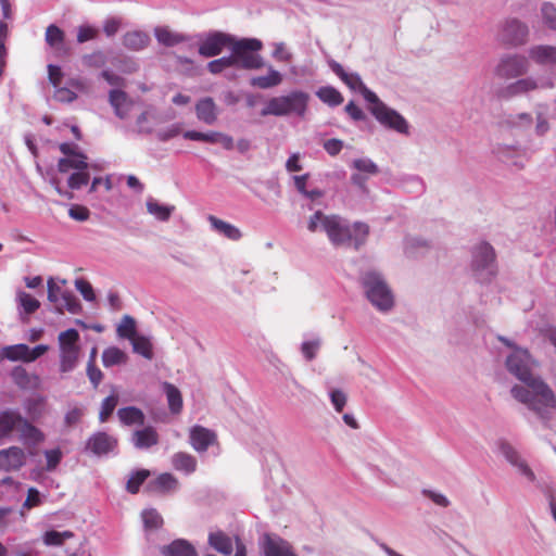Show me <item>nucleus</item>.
<instances>
[{
  "label": "nucleus",
  "instance_id": "1",
  "mask_svg": "<svg viewBox=\"0 0 556 556\" xmlns=\"http://www.w3.org/2000/svg\"><path fill=\"white\" fill-rule=\"evenodd\" d=\"M307 229L311 232L323 230L333 245H353L355 250L365 244L370 231L365 223L356 222L350 226L340 215H326L321 211H316L309 217Z\"/></svg>",
  "mask_w": 556,
  "mask_h": 556
},
{
  "label": "nucleus",
  "instance_id": "2",
  "mask_svg": "<svg viewBox=\"0 0 556 556\" xmlns=\"http://www.w3.org/2000/svg\"><path fill=\"white\" fill-rule=\"evenodd\" d=\"M511 394L544 422L549 421L556 410V396L541 378H536L525 387H513Z\"/></svg>",
  "mask_w": 556,
  "mask_h": 556
},
{
  "label": "nucleus",
  "instance_id": "3",
  "mask_svg": "<svg viewBox=\"0 0 556 556\" xmlns=\"http://www.w3.org/2000/svg\"><path fill=\"white\" fill-rule=\"evenodd\" d=\"M309 96L300 90L292 91L286 96L274 97L268 100L262 110V116H285L295 114L303 117L307 111Z\"/></svg>",
  "mask_w": 556,
  "mask_h": 556
},
{
  "label": "nucleus",
  "instance_id": "4",
  "mask_svg": "<svg viewBox=\"0 0 556 556\" xmlns=\"http://www.w3.org/2000/svg\"><path fill=\"white\" fill-rule=\"evenodd\" d=\"M263 48L261 40L256 38L236 39L232 37L230 45L233 67L243 70H258L263 67V59L257 53Z\"/></svg>",
  "mask_w": 556,
  "mask_h": 556
},
{
  "label": "nucleus",
  "instance_id": "5",
  "mask_svg": "<svg viewBox=\"0 0 556 556\" xmlns=\"http://www.w3.org/2000/svg\"><path fill=\"white\" fill-rule=\"evenodd\" d=\"M58 348L60 372L68 374L73 371L77 367L81 355L79 332L74 328L61 331L58 334Z\"/></svg>",
  "mask_w": 556,
  "mask_h": 556
},
{
  "label": "nucleus",
  "instance_id": "6",
  "mask_svg": "<svg viewBox=\"0 0 556 556\" xmlns=\"http://www.w3.org/2000/svg\"><path fill=\"white\" fill-rule=\"evenodd\" d=\"M361 91L365 100L371 104L370 112L380 124L401 134L408 132L407 122L401 114L388 108L379 100L377 94L369 90L365 85L361 88Z\"/></svg>",
  "mask_w": 556,
  "mask_h": 556
},
{
  "label": "nucleus",
  "instance_id": "7",
  "mask_svg": "<svg viewBox=\"0 0 556 556\" xmlns=\"http://www.w3.org/2000/svg\"><path fill=\"white\" fill-rule=\"evenodd\" d=\"M16 431L24 443L38 444L45 440L41 430L25 419L18 412H2V437Z\"/></svg>",
  "mask_w": 556,
  "mask_h": 556
},
{
  "label": "nucleus",
  "instance_id": "8",
  "mask_svg": "<svg viewBox=\"0 0 556 556\" xmlns=\"http://www.w3.org/2000/svg\"><path fill=\"white\" fill-rule=\"evenodd\" d=\"M362 283L367 299L380 311H388L393 306V295L384 280L375 271L365 273Z\"/></svg>",
  "mask_w": 556,
  "mask_h": 556
},
{
  "label": "nucleus",
  "instance_id": "9",
  "mask_svg": "<svg viewBox=\"0 0 556 556\" xmlns=\"http://www.w3.org/2000/svg\"><path fill=\"white\" fill-rule=\"evenodd\" d=\"M48 300L54 304L55 311L63 314L67 311L71 314H78L81 305L73 292L64 290L53 278H49L48 282Z\"/></svg>",
  "mask_w": 556,
  "mask_h": 556
},
{
  "label": "nucleus",
  "instance_id": "10",
  "mask_svg": "<svg viewBox=\"0 0 556 556\" xmlns=\"http://www.w3.org/2000/svg\"><path fill=\"white\" fill-rule=\"evenodd\" d=\"M529 71V60L522 54H505L494 67V75L503 80L521 77Z\"/></svg>",
  "mask_w": 556,
  "mask_h": 556
},
{
  "label": "nucleus",
  "instance_id": "11",
  "mask_svg": "<svg viewBox=\"0 0 556 556\" xmlns=\"http://www.w3.org/2000/svg\"><path fill=\"white\" fill-rule=\"evenodd\" d=\"M506 366L509 372L516 376L526 386L535 380L530 368V355L525 350H517L507 357Z\"/></svg>",
  "mask_w": 556,
  "mask_h": 556
},
{
  "label": "nucleus",
  "instance_id": "12",
  "mask_svg": "<svg viewBox=\"0 0 556 556\" xmlns=\"http://www.w3.org/2000/svg\"><path fill=\"white\" fill-rule=\"evenodd\" d=\"M528 26L516 18L507 20L500 33V40L507 46L517 47L526 43Z\"/></svg>",
  "mask_w": 556,
  "mask_h": 556
},
{
  "label": "nucleus",
  "instance_id": "13",
  "mask_svg": "<svg viewBox=\"0 0 556 556\" xmlns=\"http://www.w3.org/2000/svg\"><path fill=\"white\" fill-rule=\"evenodd\" d=\"M232 36L222 33H210L199 45V54L204 58H213L223 52L225 48H230Z\"/></svg>",
  "mask_w": 556,
  "mask_h": 556
},
{
  "label": "nucleus",
  "instance_id": "14",
  "mask_svg": "<svg viewBox=\"0 0 556 556\" xmlns=\"http://www.w3.org/2000/svg\"><path fill=\"white\" fill-rule=\"evenodd\" d=\"M117 439L104 431L93 433L87 441L86 447L97 456L106 455L117 446Z\"/></svg>",
  "mask_w": 556,
  "mask_h": 556
},
{
  "label": "nucleus",
  "instance_id": "15",
  "mask_svg": "<svg viewBox=\"0 0 556 556\" xmlns=\"http://www.w3.org/2000/svg\"><path fill=\"white\" fill-rule=\"evenodd\" d=\"M189 442L194 451L203 453L211 445L217 443V435L213 430L202 426H193L189 431Z\"/></svg>",
  "mask_w": 556,
  "mask_h": 556
},
{
  "label": "nucleus",
  "instance_id": "16",
  "mask_svg": "<svg viewBox=\"0 0 556 556\" xmlns=\"http://www.w3.org/2000/svg\"><path fill=\"white\" fill-rule=\"evenodd\" d=\"M10 377L22 390H37L41 384L40 377L37 374L27 371L23 366H15L11 370Z\"/></svg>",
  "mask_w": 556,
  "mask_h": 556
},
{
  "label": "nucleus",
  "instance_id": "17",
  "mask_svg": "<svg viewBox=\"0 0 556 556\" xmlns=\"http://www.w3.org/2000/svg\"><path fill=\"white\" fill-rule=\"evenodd\" d=\"M264 554L265 556H296L289 542L269 534L264 536Z\"/></svg>",
  "mask_w": 556,
  "mask_h": 556
},
{
  "label": "nucleus",
  "instance_id": "18",
  "mask_svg": "<svg viewBox=\"0 0 556 556\" xmlns=\"http://www.w3.org/2000/svg\"><path fill=\"white\" fill-rule=\"evenodd\" d=\"M536 88V80L532 77H526L507 85L506 87L500 90L498 94L502 98L509 99L513 97L526 94L530 91L535 90Z\"/></svg>",
  "mask_w": 556,
  "mask_h": 556
},
{
  "label": "nucleus",
  "instance_id": "19",
  "mask_svg": "<svg viewBox=\"0 0 556 556\" xmlns=\"http://www.w3.org/2000/svg\"><path fill=\"white\" fill-rule=\"evenodd\" d=\"M494 261L495 253L493 248L489 243L482 242L478 247H476L472 260V267L475 270L488 268L492 266Z\"/></svg>",
  "mask_w": 556,
  "mask_h": 556
},
{
  "label": "nucleus",
  "instance_id": "20",
  "mask_svg": "<svg viewBox=\"0 0 556 556\" xmlns=\"http://www.w3.org/2000/svg\"><path fill=\"white\" fill-rule=\"evenodd\" d=\"M26 460L25 452L17 446H12L8 450H2V469L17 470Z\"/></svg>",
  "mask_w": 556,
  "mask_h": 556
},
{
  "label": "nucleus",
  "instance_id": "21",
  "mask_svg": "<svg viewBox=\"0 0 556 556\" xmlns=\"http://www.w3.org/2000/svg\"><path fill=\"white\" fill-rule=\"evenodd\" d=\"M197 117L207 125H213L217 119V108L210 97L199 100L195 104Z\"/></svg>",
  "mask_w": 556,
  "mask_h": 556
},
{
  "label": "nucleus",
  "instance_id": "22",
  "mask_svg": "<svg viewBox=\"0 0 556 556\" xmlns=\"http://www.w3.org/2000/svg\"><path fill=\"white\" fill-rule=\"evenodd\" d=\"M172 466L175 470L185 475H191L197 470V458L187 452H177L172 456Z\"/></svg>",
  "mask_w": 556,
  "mask_h": 556
},
{
  "label": "nucleus",
  "instance_id": "23",
  "mask_svg": "<svg viewBox=\"0 0 556 556\" xmlns=\"http://www.w3.org/2000/svg\"><path fill=\"white\" fill-rule=\"evenodd\" d=\"M109 100L114 108L115 114L119 118H125L128 115L132 102L124 91L116 89L111 90Z\"/></svg>",
  "mask_w": 556,
  "mask_h": 556
},
{
  "label": "nucleus",
  "instance_id": "24",
  "mask_svg": "<svg viewBox=\"0 0 556 556\" xmlns=\"http://www.w3.org/2000/svg\"><path fill=\"white\" fill-rule=\"evenodd\" d=\"M58 169L60 173H68L70 170L88 169L87 156L80 152L72 154L68 157H62L58 162Z\"/></svg>",
  "mask_w": 556,
  "mask_h": 556
},
{
  "label": "nucleus",
  "instance_id": "25",
  "mask_svg": "<svg viewBox=\"0 0 556 556\" xmlns=\"http://www.w3.org/2000/svg\"><path fill=\"white\" fill-rule=\"evenodd\" d=\"M529 56L538 64L549 65L556 63V47L535 46L529 50Z\"/></svg>",
  "mask_w": 556,
  "mask_h": 556
},
{
  "label": "nucleus",
  "instance_id": "26",
  "mask_svg": "<svg viewBox=\"0 0 556 556\" xmlns=\"http://www.w3.org/2000/svg\"><path fill=\"white\" fill-rule=\"evenodd\" d=\"M132 440L137 448H149L159 443V434L153 427L148 426L141 430L135 431Z\"/></svg>",
  "mask_w": 556,
  "mask_h": 556
},
{
  "label": "nucleus",
  "instance_id": "27",
  "mask_svg": "<svg viewBox=\"0 0 556 556\" xmlns=\"http://www.w3.org/2000/svg\"><path fill=\"white\" fill-rule=\"evenodd\" d=\"M150 43V36L142 30L127 31L123 37V45L132 51L147 48Z\"/></svg>",
  "mask_w": 556,
  "mask_h": 556
},
{
  "label": "nucleus",
  "instance_id": "28",
  "mask_svg": "<svg viewBox=\"0 0 556 556\" xmlns=\"http://www.w3.org/2000/svg\"><path fill=\"white\" fill-rule=\"evenodd\" d=\"M119 421L125 426H142L146 417L143 412L135 406H127L117 410Z\"/></svg>",
  "mask_w": 556,
  "mask_h": 556
},
{
  "label": "nucleus",
  "instance_id": "29",
  "mask_svg": "<svg viewBox=\"0 0 556 556\" xmlns=\"http://www.w3.org/2000/svg\"><path fill=\"white\" fill-rule=\"evenodd\" d=\"M154 35L159 43L165 47H174L188 40L186 35L175 33L168 27H156Z\"/></svg>",
  "mask_w": 556,
  "mask_h": 556
},
{
  "label": "nucleus",
  "instance_id": "30",
  "mask_svg": "<svg viewBox=\"0 0 556 556\" xmlns=\"http://www.w3.org/2000/svg\"><path fill=\"white\" fill-rule=\"evenodd\" d=\"M208 543L214 549L223 555L229 556L232 553L233 547L231 538L223 531L210 533Z\"/></svg>",
  "mask_w": 556,
  "mask_h": 556
},
{
  "label": "nucleus",
  "instance_id": "31",
  "mask_svg": "<svg viewBox=\"0 0 556 556\" xmlns=\"http://www.w3.org/2000/svg\"><path fill=\"white\" fill-rule=\"evenodd\" d=\"M207 219L213 229L225 236L227 239L237 241L242 237L241 231L233 225L222 220L214 215H210Z\"/></svg>",
  "mask_w": 556,
  "mask_h": 556
},
{
  "label": "nucleus",
  "instance_id": "32",
  "mask_svg": "<svg viewBox=\"0 0 556 556\" xmlns=\"http://www.w3.org/2000/svg\"><path fill=\"white\" fill-rule=\"evenodd\" d=\"M163 390L167 397L168 408L172 414H179L182 410L184 402L181 392L169 382L163 383Z\"/></svg>",
  "mask_w": 556,
  "mask_h": 556
},
{
  "label": "nucleus",
  "instance_id": "33",
  "mask_svg": "<svg viewBox=\"0 0 556 556\" xmlns=\"http://www.w3.org/2000/svg\"><path fill=\"white\" fill-rule=\"evenodd\" d=\"M502 451L505 457L515 466L520 469V472L525 475L530 481H534L535 476L531 468L520 458L519 454L508 444L502 446Z\"/></svg>",
  "mask_w": 556,
  "mask_h": 556
},
{
  "label": "nucleus",
  "instance_id": "34",
  "mask_svg": "<svg viewBox=\"0 0 556 556\" xmlns=\"http://www.w3.org/2000/svg\"><path fill=\"white\" fill-rule=\"evenodd\" d=\"M165 556H198L194 547L185 540H176L163 549Z\"/></svg>",
  "mask_w": 556,
  "mask_h": 556
},
{
  "label": "nucleus",
  "instance_id": "35",
  "mask_svg": "<svg viewBox=\"0 0 556 556\" xmlns=\"http://www.w3.org/2000/svg\"><path fill=\"white\" fill-rule=\"evenodd\" d=\"M178 486L177 478L168 472L161 473L151 483L150 488L160 493H167L176 490Z\"/></svg>",
  "mask_w": 556,
  "mask_h": 556
},
{
  "label": "nucleus",
  "instance_id": "36",
  "mask_svg": "<svg viewBox=\"0 0 556 556\" xmlns=\"http://www.w3.org/2000/svg\"><path fill=\"white\" fill-rule=\"evenodd\" d=\"M147 211L153 215L156 219L161 222H166L169 219L170 215L175 211L174 205H164L159 203L154 199H148L147 201Z\"/></svg>",
  "mask_w": 556,
  "mask_h": 556
},
{
  "label": "nucleus",
  "instance_id": "37",
  "mask_svg": "<svg viewBox=\"0 0 556 556\" xmlns=\"http://www.w3.org/2000/svg\"><path fill=\"white\" fill-rule=\"evenodd\" d=\"M281 81V74L278 71L270 68L267 75L253 77L251 85L261 89H268L278 86Z\"/></svg>",
  "mask_w": 556,
  "mask_h": 556
},
{
  "label": "nucleus",
  "instance_id": "38",
  "mask_svg": "<svg viewBox=\"0 0 556 556\" xmlns=\"http://www.w3.org/2000/svg\"><path fill=\"white\" fill-rule=\"evenodd\" d=\"M2 358L28 363V345L24 343L9 345L2 349Z\"/></svg>",
  "mask_w": 556,
  "mask_h": 556
},
{
  "label": "nucleus",
  "instance_id": "39",
  "mask_svg": "<svg viewBox=\"0 0 556 556\" xmlns=\"http://www.w3.org/2000/svg\"><path fill=\"white\" fill-rule=\"evenodd\" d=\"M126 361V353L116 346L108 348L102 353V363L104 367H112L114 365L124 364Z\"/></svg>",
  "mask_w": 556,
  "mask_h": 556
},
{
  "label": "nucleus",
  "instance_id": "40",
  "mask_svg": "<svg viewBox=\"0 0 556 556\" xmlns=\"http://www.w3.org/2000/svg\"><path fill=\"white\" fill-rule=\"evenodd\" d=\"M75 536L74 532L66 530V531H55L50 530L45 532L42 536V541L47 546H60L64 543V541L73 539Z\"/></svg>",
  "mask_w": 556,
  "mask_h": 556
},
{
  "label": "nucleus",
  "instance_id": "41",
  "mask_svg": "<svg viewBox=\"0 0 556 556\" xmlns=\"http://www.w3.org/2000/svg\"><path fill=\"white\" fill-rule=\"evenodd\" d=\"M316 94L324 103L330 106H338L343 102L342 94L333 87H323Z\"/></svg>",
  "mask_w": 556,
  "mask_h": 556
},
{
  "label": "nucleus",
  "instance_id": "42",
  "mask_svg": "<svg viewBox=\"0 0 556 556\" xmlns=\"http://www.w3.org/2000/svg\"><path fill=\"white\" fill-rule=\"evenodd\" d=\"M65 39L64 31L54 24H51L46 29V41L53 48L59 49L63 46Z\"/></svg>",
  "mask_w": 556,
  "mask_h": 556
},
{
  "label": "nucleus",
  "instance_id": "43",
  "mask_svg": "<svg viewBox=\"0 0 556 556\" xmlns=\"http://www.w3.org/2000/svg\"><path fill=\"white\" fill-rule=\"evenodd\" d=\"M117 404H118V395L116 393H113V394L106 396L102 401L100 412H99L100 422H105L109 420V418L113 414L114 409L116 408Z\"/></svg>",
  "mask_w": 556,
  "mask_h": 556
},
{
  "label": "nucleus",
  "instance_id": "44",
  "mask_svg": "<svg viewBox=\"0 0 556 556\" xmlns=\"http://www.w3.org/2000/svg\"><path fill=\"white\" fill-rule=\"evenodd\" d=\"M117 334L121 338H126V339H129L130 341L134 338H136L137 337L136 320L131 316L125 315L122 318V321L117 327Z\"/></svg>",
  "mask_w": 556,
  "mask_h": 556
},
{
  "label": "nucleus",
  "instance_id": "45",
  "mask_svg": "<svg viewBox=\"0 0 556 556\" xmlns=\"http://www.w3.org/2000/svg\"><path fill=\"white\" fill-rule=\"evenodd\" d=\"M149 476H150V471L147 469H140V470H137L136 472H134L127 481V484H126L127 491L131 494L138 493L140 486L148 479Z\"/></svg>",
  "mask_w": 556,
  "mask_h": 556
},
{
  "label": "nucleus",
  "instance_id": "46",
  "mask_svg": "<svg viewBox=\"0 0 556 556\" xmlns=\"http://www.w3.org/2000/svg\"><path fill=\"white\" fill-rule=\"evenodd\" d=\"M134 351L143 357L151 359L153 357L152 344L150 340L142 336H137L131 340Z\"/></svg>",
  "mask_w": 556,
  "mask_h": 556
},
{
  "label": "nucleus",
  "instance_id": "47",
  "mask_svg": "<svg viewBox=\"0 0 556 556\" xmlns=\"http://www.w3.org/2000/svg\"><path fill=\"white\" fill-rule=\"evenodd\" d=\"M89 179L90 175L88 173V169L76 170L70 175L67 179V186L72 190H77L88 185Z\"/></svg>",
  "mask_w": 556,
  "mask_h": 556
},
{
  "label": "nucleus",
  "instance_id": "48",
  "mask_svg": "<svg viewBox=\"0 0 556 556\" xmlns=\"http://www.w3.org/2000/svg\"><path fill=\"white\" fill-rule=\"evenodd\" d=\"M144 527L150 530H156L162 527L163 518L155 509H147L142 513Z\"/></svg>",
  "mask_w": 556,
  "mask_h": 556
},
{
  "label": "nucleus",
  "instance_id": "49",
  "mask_svg": "<svg viewBox=\"0 0 556 556\" xmlns=\"http://www.w3.org/2000/svg\"><path fill=\"white\" fill-rule=\"evenodd\" d=\"M18 301L26 314H33L40 307V302L26 292L18 294Z\"/></svg>",
  "mask_w": 556,
  "mask_h": 556
},
{
  "label": "nucleus",
  "instance_id": "50",
  "mask_svg": "<svg viewBox=\"0 0 556 556\" xmlns=\"http://www.w3.org/2000/svg\"><path fill=\"white\" fill-rule=\"evenodd\" d=\"M182 136L188 140L203 141L215 144L216 131L201 132L195 130H187Z\"/></svg>",
  "mask_w": 556,
  "mask_h": 556
},
{
  "label": "nucleus",
  "instance_id": "51",
  "mask_svg": "<svg viewBox=\"0 0 556 556\" xmlns=\"http://www.w3.org/2000/svg\"><path fill=\"white\" fill-rule=\"evenodd\" d=\"M233 67L232 61L229 56H224L220 59L213 60L208 62L207 70L212 74H219L224 72L226 68Z\"/></svg>",
  "mask_w": 556,
  "mask_h": 556
},
{
  "label": "nucleus",
  "instance_id": "52",
  "mask_svg": "<svg viewBox=\"0 0 556 556\" xmlns=\"http://www.w3.org/2000/svg\"><path fill=\"white\" fill-rule=\"evenodd\" d=\"M87 376L93 386L94 389L99 387V384L102 381L103 374L102 371L96 366L94 359H89L87 364Z\"/></svg>",
  "mask_w": 556,
  "mask_h": 556
},
{
  "label": "nucleus",
  "instance_id": "53",
  "mask_svg": "<svg viewBox=\"0 0 556 556\" xmlns=\"http://www.w3.org/2000/svg\"><path fill=\"white\" fill-rule=\"evenodd\" d=\"M75 287L86 301L92 302L96 300L92 286L87 280L83 278L76 279Z\"/></svg>",
  "mask_w": 556,
  "mask_h": 556
},
{
  "label": "nucleus",
  "instance_id": "54",
  "mask_svg": "<svg viewBox=\"0 0 556 556\" xmlns=\"http://www.w3.org/2000/svg\"><path fill=\"white\" fill-rule=\"evenodd\" d=\"M68 215L71 218L77 222H85L89 218L90 211L87 206L73 204L68 210Z\"/></svg>",
  "mask_w": 556,
  "mask_h": 556
},
{
  "label": "nucleus",
  "instance_id": "55",
  "mask_svg": "<svg viewBox=\"0 0 556 556\" xmlns=\"http://www.w3.org/2000/svg\"><path fill=\"white\" fill-rule=\"evenodd\" d=\"M542 15L548 27L556 30V7L551 3H544L542 7Z\"/></svg>",
  "mask_w": 556,
  "mask_h": 556
},
{
  "label": "nucleus",
  "instance_id": "56",
  "mask_svg": "<svg viewBox=\"0 0 556 556\" xmlns=\"http://www.w3.org/2000/svg\"><path fill=\"white\" fill-rule=\"evenodd\" d=\"M47 459L46 468L51 471L54 470L62 459V452L60 448H53L45 452Z\"/></svg>",
  "mask_w": 556,
  "mask_h": 556
},
{
  "label": "nucleus",
  "instance_id": "57",
  "mask_svg": "<svg viewBox=\"0 0 556 556\" xmlns=\"http://www.w3.org/2000/svg\"><path fill=\"white\" fill-rule=\"evenodd\" d=\"M43 403L45 400L42 397L33 399L27 402L26 410L33 419L41 416Z\"/></svg>",
  "mask_w": 556,
  "mask_h": 556
},
{
  "label": "nucleus",
  "instance_id": "58",
  "mask_svg": "<svg viewBox=\"0 0 556 556\" xmlns=\"http://www.w3.org/2000/svg\"><path fill=\"white\" fill-rule=\"evenodd\" d=\"M77 98L76 93L66 87H55L54 99L59 102H72Z\"/></svg>",
  "mask_w": 556,
  "mask_h": 556
},
{
  "label": "nucleus",
  "instance_id": "59",
  "mask_svg": "<svg viewBox=\"0 0 556 556\" xmlns=\"http://www.w3.org/2000/svg\"><path fill=\"white\" fill-rule=\"evenodd\" d=\"M354 167L361 172H365L368 174H377L378 167L377 165L367 159H357L354 161Z\"/></svg>",
  "mask_w": 556,
  "mask_h": 556
},
{
  "label": "nucleus",
  "instance_id": "60",
  "mask_svg": "<svg viewBox=\"0 0 556 556\" xmlns=\"http://www.w3.org/2000/svg\"><path fill=\"white\" fill-rule=\"evenodd\" d=\"M98 36V29L91 26H81L78 29L77 41L83 43L94 39Z\"/></svg>",
  "mask_w": 556,
  "mask_h": 556
},
{
  "label": "nucleus",
  "instance_id": "61",
  "mask_svg": "<svg viewBox=\"0 0 556 556\" xmlns=\"http://www.w3.org/2000/svg\"><path fill=\"white\" fill-rule=\"evenodd\" d=\"M41 503L40 494L37 489L30 488L27 492V497L23 504V507L27 509H31L36 506H39Z\"/></svg>",
  "mask_w": 556,
  "mask_h": 556
},
{
  "label": "nucleus",
  "instance_id": "62",
  "mask_svg": "<svg viewBox=\"0 0 556 556\" xmlns=\"http://www.w3.org/2000/svg\"><path fill=\"white\" fill-rule=\"evenodd\" d=\"M343 148V142L340 139H328L324 142V149L326 152L331 155L336 156L338 155Z\"/></svg>",
  "mask_w": 556,
  "mask_h": 556
},
{
  "label": "nucleus",
  "instance_id": "63",
  "mask_svg": "<svg viewBox=\"0 0 556 556\" xmlns=\"http://www.w3.org/2000/svg\"><path fill=\"white\" fill-rule=\"evenodd\" d=\"M48 74H49V80L53 85V87H59L61 85L63 73L60 66L49 64L48 65Z\"/></svg>",
  "mask_w": 556,
  "mask_h": 556
},
{
  "label": "nucleus",
  "instance_id": "64",
  "mask_svg": "<svg viewBox=\"0 0 556 556\" xmlns=\"http://www.w3.org/2000/svg\"><path fill=\"white\" fill-rule=\"evenodd\" d=\"M331 402L337 412L341 413L346 404V396L340 390H334L331 392Z\"/></svg>",
  "mask_w": 556,
  "mask_h": 556
}]
</instances>
